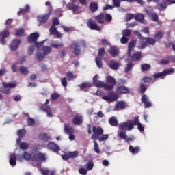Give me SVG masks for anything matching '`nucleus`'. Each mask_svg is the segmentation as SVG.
<instances>
[{"instance_id": "nucleus-1", "label": "nucleus", "mask_w": 175, "mask_h": 175, "mask_svg": "<svg viewBox=\"0 0 175 175\" xmlns=\"http://www.w3.org/2000/svg\"><path fill=\"white\" fill-rule=\"evenodd\" d=\"M118 128L120 131L126 132V131H132L133 129V120H129L127 122L119 124Z\"/></svg>"}, {"instance_id": "nucleus-2", "label": "nucleus", "mask_w": 175, "mask_h": 175, "mask_svg": "<svg viewBox=\"0 0 175 175\" xmlns=\"http://www.w3.org/2000/svg\"><path fill=\"white\" fill-rule=\"evenodd\" d=\"M66 8L68 10H72L73 14H80L81 13V9L77 4H75L73 2L68 3Z\"/></svg>"}, {"instance_id": "nucleus-3", "label": "nucleus", "mask_w": 175, "mask_h": 175, "mask_svg": "<svg viewBox=\"0 0 175 175\" xmlns=\"http://www.w3.org/2000/svg\"><path fill=\"white\" fill-rule=\"evenodd\" d=\"M171 73H174V68H167L164 70L162 72H157L153 75L154 79H163L165 76L167 75H171Z\"/></svg>"}, {"instance_id": "nucleus-4", "label": "nucleus", "mask_w": 175, "mask_h": 175, "mask_svg": "<svg viewBox=\"0 0 175 175\" xmlns=\"http://www.w3.org/2000/svg\"><path fill=\"white\" fill-rule=\"evenodd\" d=\"M92 132L94 133V135L92 136V140H98V139H99V136L103 135V129L101 127L93 126Z\"/></svg>"}, {"instance_id": "nucleus-5", "label": "nucleus", "mask_w": 175, "mask_h": 175, "mask_svg": "<svg viewBox=\"0 0 175 175\" xmlns=\"http://www.w3.org/2000/svg\"><path fill=\"white\" fill-rule=\"evenodd\" d=\"M136 35L138 36L139 39H140L141 40H146L147 46H148V44H150V46H154V44H155L156 40L154 38H151L150 37H143V36H142V33H140V32L139 31H136Z\"/></svg>"}, {"instance_id": "nucleus-6", "label": "nucleus", "mask_w": 175, "mask_h": 175, "mask_svg": "<svg viewBox=\"0 0 175 175\" xmlns=\"http://www.w3.org/2000/svg\"><path fill=\"white\" fill-rule=\"evenodd\" d=\"M23 159H25L26 161H29L31 159V161H36L38 158L35 157V154H31L27 152H24L23 157V156H18V161H23Z\"/></svg>"}, {"instance_id": "nucleus-7", "label": "nucleus", "mask_w": 175, "mask_h": 175, "mask_svg": "<svg viewBox=\"0 0 175 175\" xmlns=\"http://www.w3.org/2000/svg\"><path fill=\"white\" fill-rule=\"evenodd\" d=\"M87 25L88 28L92 29V31H100V27H99L92 19H89L88 21Z\"/></svg>"}, {"instance_id": "nucleus-8", "label": "nucleus", "mask_w": 175, "mask_h": 175, "mask_svg": "<svg viewBox=\"0 0 175 175\" xmlns=\"http://www.w3.org/2000/svg\"><path fill=\"white\" fill-rule=\"evenodd\" d=\"M71 49L73 50V53L75 55H80L81 50H80V45L79 44V42L74 41L71 44Z\"/></svg>"}, {"instance_id": "nucleus-9", "label": "nucleus", "mask_w": 175, "mask_h": 175, "mask_svg": "<svg viewBox=\"0 0 175 175\" xmlns=\"http://www.w3.org/2000/svg\"><path fill=\"white\" fill-rule=\"evenodd\" d=\"M45 6L46 8V11H45V16H44V20L45 21H47V16H50L51 13L53 12V5H51V3L49 1H46L45 3Z\"/></svg>"}, {"instance_id": "nucleus-10", "label": "nucleus", "mask_w": 175, "mask_h": 175, "mask_svg": "<svg viewBox=\"0 0 175 175\" xmlns=\"http://www.w3.org/2000/svg\"><path fill=\"white\" fill-rule=\"evenodd\" d=\"M141 102L142 103H144L145 109L151 107V106H152V104L150 103L148 95L143 94L141 98Z\"/></svg>"}, {"instance_id": "nucleus-11", "label": "nucleus", "mask_w": 175, "mask_h": 175, "mask_svg": "<svg viewBox=\"0 0 175 175\" xmlns=\"http://www.w3.org/2000/svg\"><path fill=\"white\" fill-rule=\"evenodd\" d=\"M137 125V129L139 131V132H144V127H143V124L139 122V118L135 117V119L133 120V129L135 126Z\"/></svg>"}, {"instance_id": "nucleus-12", "label": "nucleus", "mask_w": 175, "mask_h": 175, "mask_svg": "<svg viewBox=\"0 0 175 175\" xmlns=\"http://www.w3.org/2000/svg\"><path fill=\"white\" fill-rule=\"evenodd\" d=\"M48 147L49 150H51V151L53 152H56V154L58 153L61 150L59 146L53 142H51L48 144Z\"/></svg>"}, {"instance_id": "nucleus-13", "label": "nucleus", "mask_w": 175, "mask_h": 175, "mask_svg": "<svg viewBox=\"0 0 175 175\" xmlns=\"http://www.w3.org/2000/svg\"><path fill=\"white\" fill-rule=\"evenodd\" d=\"M126 107V104L124 101H119L115 105L114 110L116 111H120V110H125Z\"/></svg>"}, {"instance_id": "nucleus-14", "label": "nucleus", "mask_w": 175, "mask_h": 175, "mask_svg": "<svg viewBox=\"0 0 175 175\" xmlns=\"http://www.w3.org/2000/svg\"><path fill=\"white\" fill-rule=\"evenodd\" d=\"M20 43H21V40H14L10 45V49L11 51H14L16 49H17L18 48V46H20Z\"/></svg>"}, {"instance_id": "nucleus-15", "label": "nucleus", "mask_w": 175, "mask_h": 175, "mask_svg": "<svg viewBox=\"0 0 175 175\" xmlns=\"http://www.w3.org/2000/svg\"><path fill=\"white\" fill-rule=\"evenodd\" d=\"M136 46V40H132L129 42V46H128V51H127V55L129 57H131V54L132 53V50L135 48Z\"/></svg>"}, {"instance_id": "nucleus-16", "label": "nucleus", "mask_w": 175, "mask_h": 175, "mask_svg": "<svg viewBox=\"0 0 175 175\" xmlns=\"http://www.w3.org/2000/svg\"><path fill=\"white\" fill-rule=\"evenodd\" d=\"M118 136H119L120 139H123V140H125V142H126L127 143H129V142H132V140H133L132 138L128 137V135H126V131H120L118 133Z\"/></svg>"}, {"instance_id": "nucleus-17", "label": "nucleus", "mask_w": 175, "mask_h": 175, "mask_svg": "<svg viewBox=\"0 0 175 175\" xmlns=\"http://www.w3.org/2000/svg\"><path fill=\"white\" fill-rule=\"evenodd\" d=\"M108 66H109V68H111V69H113V70H117L118 69H120V64H118V62L113 59L109 61Z\"/></svg>"}, {"instance_id": "nucleus-18", "label": "nucleus", "mask_w": 175, "mask_h": 175, "mask_svg": "<svg viewBox=\"0 0 175 175\" xmlns=\"http://www.w3.org/2000/svg\"><path fill=\"white\" fill-rule=\"evenodd\" d=\"M116 92L122 94H129V89L126 86L121 85L116 88Z\"/></svg>"}, {"instance_id": "nucleus-19", "label": "nucleus", "mask_w": 175, "mask_h": 175, "mask_svg": "<svg viewBox=\"0 0 175 175\" xmlns=\"http://www.w3.org/2000/svg\"><path fill=\"white\" fill-rule=\"evenodd\" d=\"M109 53L112 57H117L120 54V49L117 46H111L109 48Z\"/></svg>"}, {"instance_id": "nucleus-20", "label": "nucleus", "mask_w": 175, "mask_h": 175, "mask_svg": "<svg viewBox=\"0 0 175 175\" xmlns=\"http://www.w3.org/2000/svg\"><path fill=\"white\" fill-rule=\"evenodd\" d=\"M38 61H43L44 59V46H42V49L38 51L36 53Z\"/></svg>"}, {"instance_id": "nucleus-21", "label": "nucleus", "mask_w": 175, "mask_h": 175, "mask_svg": "<svg viewBox=\"0 0 175 175\" xmlns=\"http://www.w3.org/2000/svg\"><path fill=\"white\" fill-rule=\"evenodd\" d=\"M39 38L38 33H32L30 36L27 37V40L29 43H32V42H36Z\"/></svg>"}, {"instance_id": "nucleus-22", "label": "nucleus", "mask_w": 175, "mask_h": 175, "mask_svg": "<svg viewBox=\"0 0 175 175\" xmlns=\"http://www.w3.org/2000/svg\"><path fill=\"white\" fill-rule=\"evenodd\" d=\"M135 20L138 21L139 23H142V24H146L147 21L144 20V15L143 14H137L134 16Z\"/></svg>"}, {"instance_id": "nucleus-23", "label": "nucleus", "mask_w": 175, "mask_h": 175, "mask_svg": "<svg viewBox=\"0 0 175 175\" xmlns=\"http://www.w3.org/2000/svg\"><path fill=\"white\" fill-rule=\"evenodd\" d=\"M167 8V2L166 1H163V3H159L157 5V9L160 12H163V10H166Z\"/></svg>"}, {"instance_id": "nucleus-24", "label": "nucleus", "mask_w": 175, "mask_h": 175, "mask_svg": "<svg viewBox=\"0 0 175 175\" xmlns=\"http://www.w3.org/2000/svg\"><path fill=\"white\" fill-rule=\"evenodd\" d=\"M129 151H130V152L133 154V155H136V154H139V152H140V147H133V146L130 145L129 147Z\"/></svg>"}, {"instance_id": "nucleus-25", "label": "nucleus", "mask_w": 175, "mask_h": 175, "mask_svg": "<svg viewBox=\"0 0 175 175\" xmlns=\"http://www.w3.org/2000/svg\"><path fill=\"white\" fill-rule=\"evenodd\" d=\"M74 125H81L83 123V118L81 116H75L72 120Z\"/></svg>"}, {"instance_id": "nucleus-26", "label": "nucleus", "mask_w": 175, "mask_h": 175, "mask_svg": "<svg viewBox=\"0 0 175 175\" xmlns=\"http://www.w3.org/2000/svg\"><path fill=\"white\" fill-rule=\"evenodd\" d=\"M90 10L92 13H95L99 9V7L98 6V3L96 2H91L90 4Z\"/></svg>"}, {"instance_id": "nucleus-27", "label": "nucleus", "mask_w": 175, "mask_h": 175, "mask_svg": "<svg viewBox=\"0 0 175 175\" xmlns=\"http://www.w3.org/2000/svg\"><path fill=\"white\" fill-rule=\"evenodd\" d=\"M109 98H111V100H112V102H116L117 99H118V94H117L114 91H109L107 93Z\"/></svg>"}, {"instance_id": "nucleus-28", "label": "nucleus", "mask_w": 175, "mask_h": 175, "mask_svg": "<svg viewBox=\"0 0 175 175\" xmlns=\"http://www.w3.org/2000/svg\"><path fill=\"white\" fill-rule=\"evenodd\" d=\"M17 159V156L14 154H12L10 156V164L11 166H16L17 165V161H16Z\"/></svg>"}, {"instance_id": "nucleus-29", "label": "nucleus", "mask_w": 175, "mask_h": 175, "mask_svg": "<svg viewBox=\"0 0 175 175\" xmlns=\"http://www.w3.org/2000/svg\"><path fill=\"white\" fill-rule=\"evenodd\" d=\"M142 58V52H135L131 56V61H140Z\"/></svg>"}, {"instance_id": "nucleus-30", "label": "nucleus", "mask_w": 175, "mask_h": 175, "mask_svg": "<svg viewBox=\"0 0 175 175\" xmlns=\"http://www.w3.org/2000/svg\"><path fill=\"white\" fill-rule=\"evenodd\" d=\"M9 35V31H4L0 33V38H1V42L2 44H5L6 43V37Z\"/></svg>"}, {"instance_id": "nucleus-31", "label": "nucleus", "mask_w": 175, "mask_h": 175, "mask_svg": "<svg viewBox=\"0 0 175 175\" xmlns=\"http://www.w3.org/2000/svg\"><path fill=\"white\" fill-rule=\"evenodd\" d=\"M64 131L67 135H70L72 133H75V129L72 126L65 125Z\"/></svg>"}, {"instance_id": "nucleus-32", "label": "nucleus", "mask_w": 175, "mask_h": 175, "mask_svg": "<svg viewBox=\"0 0 175 175\" xmlns=\"http://www.w3.org/2000/svg\"><path fill=\"white\" fill-rule=\"evenodd\" d=\"M134 64L132 62H129L128 64H126V67L124 68V73H128V72H131L132 69H133Z\"/></svg>"}, {"instance_id": "nucleus-33", "label": "nucleus", "mask_w": 175, "mask_h": 175, "mask_svg": "<svg viewBox=\"0 0 175 175\" xmlns=\"http://www.w3.org/2000/svg\"><path fill=\"white\" fill-rule=\"evenodd\" d=\"M106 81L108 84H111V85H116V84L117 83V82L116 81V79H114V77L109 75L107 79H106Z\"/></svg>"}, {"instance_id": "nucleus-34", "label": "nucleus", "mask_w": 175, "mask_h": 175, "mask_svg": "<svg viewBox=\"0 0 175 175\" xmlns=\"http://www.w3.org/2000/svg\"><path fill=\"white\" fill-rule=\"evenodd\" d=\"M44 111L46 113V117L49 118L53 117V112L51 111V107H50V106H45Z\"/></svg>"}, {"instance_id": "nucleus-35", "label": "nucleus", "mask_w": 175, "mask_h": 175, "mask_svg": "<svg viewBox=\"0 0 175 175\" xmlns=\"http://www.w3.org/2000/svg\"><path fill=\"white\" fill-rule=\"evenodd\" d=\"M96 20L98 24H103L105 23V15L103 14H100L96 16Z\"/></svg>"}, {"instance_id": "nucleus-36", "label": "nucleus", "mask_w": 175, "mask_h": 175, "mask_svg": "<svg viewBox=\"0 0 175 175\" xmlns=\"http://www.w3.org/2000/svg\"><path fill=\"white\" fill-rule=\"evenodd\" d=\"M109 122L111 126H118V120H117L114 117H111L109 119Z\"/></svg>"}, {"instance_id": "nucleus-37", "label": "nucleus", "mask_w": 175, "mask_h": 175, "mask_svg": "<svg viewBox=\"0 0 175 175\" xmlns=\"http://www.w3.org/2000/svg\"><path fill=\"white\" fill-rule=\"evenodd\" d=\"M147 41L146 40H142V41H140L138 43L137 47L138 49H140L141 50H143V49H146V47H147Z\"/></svg>"}, {"instance_id": "nucleus-38", "label": "nucleus", "mask_w": 175, "mask_h": 175, "mask_svg": "<svg viewBox=\"0 0 175 175\" xmlns=\"http://www.w3.org/2000/svg\"><path fill=\"white\" fill-rule=\"evenodd\" d=\"M2 85L3 88H16V83H5V82H3Z\"/></svg>"}, {"instance_id": "nucleus-39", "label": "nucleus", "mask_w": 175, "mask_h": 175, "mask_svg": "<svg viewBox=\"0 0 175 175\" xmlns=\"http://www.w3.org/2000/svg\"><path fill=\"white\" fill-rule=\"evenodd\" d=\"M51 47H53V49H58V47H64V43L59 41H55L54 44H51Z\"/></svg>"}, {"instance_id": "nucleus-40", "label": "nucleus", "mask_w": 175, "mask_h": 175, "mask_svg": "<svg viewBox=\"0 0 175 175\" xmlns=\"http://www.w3.org/2000/svg\"><path fill=\"white\" fill-rule=\"evenodd\" d=\"M141 69L142 72H147V70H150V69H151V65L148 64H143L141 65Z\"/></svg>"}, {"instance_id": "nucleus-41", "label": "nucleus", "mask_w": 175, "mask_h": 175, "mask_svg": "<svg viewBox=\"0 0 175 175\" xmlns=\"http://www.w3.org/2000/svg\"><path fill=\"white\" fill-rule=\"evenodd\" d=\"M102 88H104V90H105V91H111V90H113L114 88V85H109L107 83H103Z\"/></svg>"}, {"instance_id": "nucleus-42", "label": "nucleus", "mask_w": 175, "mask_h": 175, "mask_svg": "<svg viewBox=\"0 0 175 175\" xmlns=\"http://www.w3.org/2000/svg\"><path fill=\"white\" fill-rule=\"evenodd\" d=\"M19 147L21 150H27V148H29V144L22 142L19 144Z\"/></svg>"}, {"instance_id": "nucleus-43", "label": "nucleus", "mask_w": 175, "mask_h": 175, "mask_svg": "<svg viewBox=\"0 0 175 175\" xmlns=\"http://www.w3.org/2000/svg\"><path fill=\"white\" fill-rule=\"evenodd\" d=\"M92 87V85L88 82H85L82 83L80 86L81 90H85V88H91Z\"/></svg>"}, {"instance_id": "nucleus-44", "label": "nucleus", "mask_w": 175, "mask_h": 175, "mask_svg": "<svg viewBox=\"0 0 175 175\" xmlns=\"http://www.w3.org/2000/svg\"><path fill=\"white\" fill-rule=\"evenodd\" d=\"M68 154L70 158H71L72 159H74L75 158H77V157H79V152L77 150L73 152H69Z\"/></svg>"}, {"instance_id": "nucleus-45", "label": "nucleus", "mask_w": 175, "mask_h": 175, "mask_svg": "<svg viewBox=\"0 0 175 175\" xmlns=\"http://www.w3.org/2000/svg\"><path fill=\"white\" fill-rule=\"evenodd\" d=\"M150 18L152 21H154L155 23H157V21H158V20H159V17L158 16V14L155 12H153L150 16Z\"/></svg>"}, {"instance_id": "nucleus-46", "label": "nucleus", "mask_w": 175, "mask_h": 175, "mask_svg": "<svg viewBox=\"0 0 175 175\" xmlns=\"http://www.w3.org/2000/svg\"><path fill=\"white\" fill-rule=\"evenodd\" d=\"M163 38V33L162 31H158L155 35H154V38L155 40H161Z\"/></svg>"}, {"instance_id": "nucleus-47", "label": "nucleus", "mask_w": 175, "mask_h": 175, "mask_svg": "<svg viewBox=\"0 0 175 175\" xmlns=\"http://www.w3.org/2000/svg\"><path fill=\"white\" fill-rule=\"evenodd\" d=\"M96 64L98 68H102L103 66V63H102V59L100 57L96 58Z\"/></svg>"}, {"instance_id": "nucleus-48", "label": "nucleus", "mask_w": 175, "mask_h": 175, "mask_svg": "<svg viewBox=\"0 0 175 175\" xmlns=\"http://www.w3.org/2000/svg\"><path fill=\"white\" fill-rule=\"evenodd\" d=\"M105 54H106V51H105V48H100L98 49V57H105Z\"/></svg>"}, {"instance_id": "nucleus-49", "label": "nucleus", "mask_w": 175, "mask_h": 175, "mask_svg": "<svg viewBox=\"0 0 175 175\" xmlns=\"http://www.w3.org/2000/svg\"><path fill=\"white\" fill-rule=\"evenodd\" d=\"M27 125L29 126H33L35 125V119L29 117L27 119Z\"/></svg>"}, {"instance_id": "nucleus-50", "label": "nucleus", "mask_w": 175, "mask_h": 175, "mask_svg": "<svg viewBox=\"0 0 175 175\" xmlns=\"http://www.w3.org/2000/svg\"><path fill=\"white\" fill-rule=\"evenodd\" d=\"M94 150L95 152H96V154H99L100 152V150H99V144H98V142H96V141L94 142Z\"/></svg>"}, {"instance_id": "nucleus-51", "label": "nucleus", "mask_w": 175, "mask_h": 175, "mask_svg": "<svg viewBox=\"0 0 175 175\" xmlns=\"http://www.w3.org/2000/svg\"><path fill=\"white\" fill-rule=\"evenodd\" d=\"M59 98V94L57 92H54L51 95V100H57Z\"/></svg>"}, {"instance_id": "nucleus-52", "label": "nucleus", "mask_w": 175, "mask_h": 175, "mask_svg": "<svg viewBox=\"0 0 175 175\" xmlns=\"http://www.w3.org/2000/svg\"><path fill=\"white\" fill-rule=\"evenodd\" d=\"M19 71L22 75H28V69L24 66H21L19 68Z\"/></svg>"}, {"instance_id": "nucleus-53", "label": "nucleus", "mask_w": 175, "mask_h": 175, "mask_svg": "<svg viewBox=\"0 0 175 175\" xmlns=\"http://www.w3.org/2000/svg\"><path fill=\"white\" fill-rule=\"evenodd\" d=\"M112 2L115 8H120L121 6V1L120 0H112Z\"/></svg>"}, {"instance_id": "nucleus-54", "label": "nucleus", "mask_w": 175, "mask_h": 175, "mask_svg": "<svg viewBox=\"0 0 175 175\" xmlns=\"http://www.w3.org/2000/svg\"><path fill=\"white\" fill-rule=\"evenodd\" d=\"M87 170H92L94 169V163L92 161H89L86 165Z\"/></svg>"}, {"instance_id": "nucleus-55", "label": "nucleus", "mask_w": 175, "mask_h": 175, "mask_svg": "<svg viewBox=\"0 0 175 175\" xmlns=\"http://www.w3.org/2000/svg\"><path fill=\"white\" fill-rule=\"evenodd\" d=\"M51 35H54L56 33L58 30H57V27L55 26H51V27L49 29Z\"/></svg>"}, {"instance_id": "nucleus-56", "label": "nucleus", "mask_w": 175, "mask_h": 175, "mask_svg": "<svg viewBox=\"0 0 175 175\" xmlns=\"http://www.w3.org/2000/svg\"><path fill=\"white\" fill-rule=\"evenodd\" d=\"M17 135L18 136H19V137H23V136H25V129L18 130Z\"/></svg>"}, {"instance_id": "nucleus-57", "label": "nucleus", "mask_w": 175, "mask_h": 175, "mask_svg": "<svg viewBox=\"0 0 175 175\" xmlns=\"http://www.w3.org/2000/svg\"><path fill=\"white\" fill-rule=\"evenodd\" d=\"M105 83L100 81H96V82H94L93 84L94 85H95L96 87H99L100 88H102L103 87V84Z\"/></svg>"}, {"instance_id": "nucleus-58", "label": "nucleus", "mask_w": 175, "mask_h": 175, "mask_svg": "<svg viewBox=\"0 0 175 175\" xmlns=\"http://www.w3.org/2000/svg\"><path fill=\"white\" fill-rule=\"evenodd\" d=\"M147 91V85L145 84L140 85V92L141 94H144V92Z\"/></svg>"}, {"instance_id": "nucleus-59", "label": "nucleus", "mask_w": 175, "mask_h": 175, "mask_svg": "<svg viewBox=\"0 0 175 175\" xmlns=\"http://www.w3.org/2000/svg\"><path fill=\"white\" fill-rule=\"evenodd\" d=\"M128 42H129V39L124 36L120 39V42L122 43V44H126Z\"/></svg>"}, {"instance_id": "nucleus-60", "label": "nucleus", "mask_w": 175, "mask_h": 175, "mask_svg": "<svg viewBox=\"0 0 175 175\" xmlns=\"http://www.w3.org/2000/svg\"><path fill=\"white\" fill-rule=\"evenodd\" d=\"M57 25H59V20H58V18L55 17L53 19V24L52 26L57 27Z\"/></svg>"}, {"instance_id": "nucleus-61", "label": "nucleus", "mask_w": 175, "mask_h": 175, "mask_svg": "<svg viewBox=\"0 0 175 175\" xmlns=\"http://www.w3.org/2000/svg\"><path fill=\"white\" fill-rule=\"evenodd\" d=\"M122 35L124 37L131 36V30H129V29H124V30H123L122 31Z\"/></svg>"}, {"instance_id": "nucleus-62", "label": "nucleus", "mask_w": 175, "mask_h": 175, "mask_svg": "<svg viewBox=\"0 0 175 175\" xmlns=\"http://www.w3.org/2000/svg\"><path fill=\"white\" fill-rule=\"evenodd\" d=\"M51 53V48L50 46H44V55H49Z\"/></svg>"}, {"instance_id": "nucleus-63", "label": "nucleus", "mask_w": 175, "mask_h": 175, "mask_svg": "<svg viewBox=\"0 0 175 175\" xmlns=\"http://www.w3.org/2000/svg\"><path fill=\"white\" fill-rule=\"evenodd\" d=\"M134 17H135V15L133 14H126V21H131V20H133V18Z\"/></svg>"}, {"instance_id": "nucleus-64", "label": "nucleus", "mask_w": 175, "mask_h": 175, "mask_svg": "<svg viewBox=\"0 0 175 175\" xmlns=\"http://www.w3.org/2000/svg\"><path fill=\"white\" fill-rule=\"evenodd\" d=\"M143 81H144V83H151V81H152V78L150 77H144L142 79Z\"/></svg>"}]
</instances>
